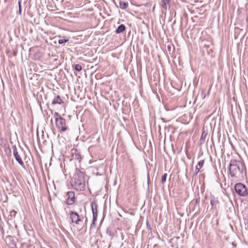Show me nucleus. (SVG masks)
<instances>
[{"instance_id": "1", "label": "nucleus", "mask_w": 248, "mask_h": 248, "mask_svg": "<svg viewBox=\"0 0 248 248\" xmlns=\"http://www.w3.org/2000/svg\"><path fill=\"white\" fill-rule=\"evenodd\" d=\"M72 186L78 191H83L85 188L84 173L77 170L72 179Z\"/></svg>"}, {"instance_id": "2", "label": "nucleus", "mask_w": 248, "mask_h": 248, "mask_svg": "<svg viewBox=\"0 0 248 248\" xmlns=\"http://www.w3.org/2000/svg\"><path fill=\"white\" fill-rule=\"evenodd\" d=\"M243 164L239 160L231 159L230 162L229 171L232 177H238L242 174Z\"/></svg>"}, {"instance_id": "3", "label": "nucleus", "mask_w": 248, "mask_h": 248, "mask_svg": "<svg viewBox=\"0 0 248 248\" xmlns=\"http://www.w3.org/2000/svg\"><path fill=\"white\" fill-rule=\"evenodd\" d=\"M54 116L55 120V124L57 128L59 129V130L61 132H65L68 129V127L66 125V120L62 118L60 114L55 112L54 113Z\"/></svg>"}, {"instance_id": "4", "label": "nucleus", "mask_w": 248, "mask_h": 248, "mask_svg": "<svg viewBox=\"0 0 248 248\" xmlns=\"http://www.w3.org/2000/svg\"><path fill=\"white\" fill-rule=\"evenodd\" d=\"M234 189L236 192L241 196H246L248 195V189L245 185L242 183H238L235 185Z\"/></svg>"}, {"instance_id": "5", "label": "nucleus", "mask_w": 248, "mask_h": 248, "mask_svg": "<svg viewBox=\"0 0 248 248\" xmlns=\"http://www.w3.org/2000/svg\"><path fill=\"white\" fill-rule=\"evenodd\" d=\"M70 218L72 222L76 224H79V222L81 221V219L79 215L76 212L70 211L69 212Z\"/></svg>"}, {"instance_id": "6", "label": "nucleus", "mask_w": 248, "mask_h": 248, "mask_svg": "<svg viewBox=\"0 0 248 248\" xmlns=\"http://www.w3.org/2000/svg\"><path fill=\"white\" fill-rule=\"evenodd\" d=\"M67 198L65 202L68 205L73 204L75 202V194L73 191H68L67 193Z\"/></svg>"}, {"instance_id": "7", "label": "nucleus", "mask_w": 248, "mask_h": 248, "mask_svg": "<svg viewBox=\"0 0 248 248\" xmlns=\"http://www.w3.org/2000/svg\"><path fill=\"white\" fill-rule=\"evenodd\" d=\"M14 155L19 164L23 166L24 165V163L22 160V157L24 155L23 152L22 151L18 152L16 150H15L14 151Z\"/></svg>"}, {"instance_id": "8", "label": "nucleus", "mask_w": 248, "mask_h": 248, "mask_svg": "<svg viewBox=\"0 0 248 248\" xmlns=\"http://www.w3.org/2000/svg\"><path fill=\"white\" fill-rule=\"evenodd\" d=\"M71 153L75 159L80 162L81 160V157L80 152L77 149H73L71 150Z\"/></svg>"}, {"instance_id": "9", "label": "nucleus", "mask_w": 248, "mask_h": 248, "mask_svg": "<svg viewBox=\"0 0 248 248\" xmlns=\"http://www.w3.org/2000/svg\"><path fill=\"white\" fill-rule=\"evenodd\" d=\"M63 101L61 99L60 95H57L56 97L54 98V99L52 101V104L53 105L58 104H62L63 103Z\"/></svg>"}, {"instance_id": "10", "label": "nucleus", "mask_w": 248, "mask_h": 248, "mask_svg": "<svg viewBox=\"0 0 248 248\" xmlns=\"http://www.w3.org/2000/svg\"><path fill=\"white\" fill-rule=\"evenodd\" d=\"M161 6L163 8L167 10V7L169 6L170 0H161Z\"/></svg>"}, {"instance_id": "11", "label": "nucleus", "mask_w": 248, "mask_h": 248, "mask_svg": "<svg viewBox=\"0 0 248 248\" xmlns=\"http://www.w3.org/2000/svg\"><path fill=\"white\" fill-rule=\"evenodd\" d=\"M125 30V26L123 24L120 25L116 31L117 33L123 32Z\"/></svg>"}, {"instance_id": "12", "label": "nucleus", "mask_w": 248, "mask_h": 248, "mask_svg": "<svg viewBox=\"0 0 248 248\" xmlns=\"http://www.w3.org/2000/svg\"><path fill=\"white\" fill-rule=\"evenodd\" d=\"M120 7L121 9H126L128 7V3L124 1H120L119 2Z\"/></svg>"}, {"instance_id": "13", "label": "nucleus", "mask_w": 248, "mask_h": 248, "mask_svg": "<svg viewBox=\"0 0 248 248\" xmlns=\"http://www.w3.org/2000/svg\"><path fill=\"white\" fill-rule=\"evenodd\" d=\"M92 210L93 214H97V205H95L94 206L92 205Z\"/></svg>"}, {"instance_id": "14", "label": "nucleus", "mask_w": 248, "mask_h": 248, "mask_svg": "<svg viewBox=\"0 0 248 248\" xmlns=\"http://www.w3.org/2000/svg\"><path fill=\"white\" fill-rule=\"evenodd\" d=\"M97 214H93L92 224L95 225V221L97 220Z\"/></svg>"}, {"instance_id": "15", "label": "nucleus", "mask_w": 248, "mask_h": 248, "mask_svg": "<svg viewBox=\"0 0 248 248\" xmlns=\"http://www.w3.org/2000/svg\"><path fill=\"white\" fill-rule=\"evenodd\" d=\"M82 68V66L80 64H76L75 67V70L78 71H80Z\"/></svg>"}, {"instance_id": "16", "label": "nucleus", "mask_w": 248, "mask_h": 248, "mask_svg": "<svg viewBox=\"0 0 248 248\" xmlns=\"http://www.w3.org/2000/svg\"><path fill=\"white\" fill-rule=\"evenodd\" d=\"M167 176V173H165L162 176V177H161V182L162 183H164L166 181Z\"/></svg>"}, {"instance_id": "17", "label": "nucleus", "mask_w": 248, "mask_h": 248, "mask_svg": "<svg viewBox=\"0 0 248 248\" xmlns=\"http://www.w3.org/2000/svg\"><path fill=\"white\" fill-rule=\"evenodd\" d=\"M68 41V39H61L59 40L58 42L60 44H62L66 43Z\"/></svg>"}, {"instance_id": "18", "label": "nucleus", "mask_w": 248, "mask_h": 248, "mask_svg": "<svg viewBox=\"0 0 248 248\" xmlns=\"http://www.w3.org/2000/svg\"><path fill=\"white\" fill-rule=\"evenodd\" d=\"M204 160H201L198 162V166L200 167V168H202L204 164Z\"/></svg>"}, {"instance_id": "19", "label": "nucleus", "mask_w": 248, "mask_h": 248, "mask_svg": "<svg viewBox=\"0 0 248 248\" xmlns=\"http://www.w3.org/2000/svg\"><path fill=\"white\" fill-rule=\"evenodd\" d=\"M201 169V168H200V167H198V166L196 167V168L195 170V173L196 174H197L200 171Z\"/></svg>"}, {"instance_id": "20", "label": "nucleus", "mask_w": 248, "mask_h": 248, "mask_svg": "<svg viewBox=\"0 0 248 248\" xmlns=\"http://www.w3.org/2000/svg\"><path fill=\"white\" fill-rule=\"evenodd\" d=\"M18 5H19V14L21 15V2L19 1Z\"/></svg>"}, {"instance_id": "21", "label": "nucleus", "mask_w": 248, "mask_h": 248, "mask_svg": "<svg viewBox=\"0 0 248 248\" xmlns=\"http://www.w3.org/2000/svg\"><path fill=\"white\" fill-rule=\"evenodd\" d=\"M206 97V95H204L203 97V99H204Z\"/></svg>"}, {"instance_id": "22", "label": "nucleus", "mask_w": 248, "mask_h": 248, "mask_svg": "<svg viewBox=\"0 0 248 248\" xmlns=\"http://www.w3.org/2000/svg\"><path fill=\"white\" fill-rule=\"evenodd\" d=\"M211 203L212 205L213 204L212 201H211Z\"/></svg>"}, {"instance_id": "23", "label": "nucleus", "mask_w": 248, "mask_h": 248, "mask_svg": "<svg viewBox=\"0 0 248 248\" xmlns=\"http://www.w3.org/2000/svg\"><path fill=\"white\" fill-rule=\"evenodd\" d=\"M130 214H131V215H134V214H133V213H130Z\"/></svg>"}, {"instance_id": "24", "label": "nucleus", "mask_w": 248, "mask_h": 248, "mask_svg": "<svg viewBox=\"0 0 248 248\" xmlns=\"http://www.w3.org/2000/svg\"><path fill=\"white\" fill-rule=\"evenodd\" d=\"M13 212H14L15 214L16 213V212H15L14 211Z\"/></svg>"}]
</instances>
